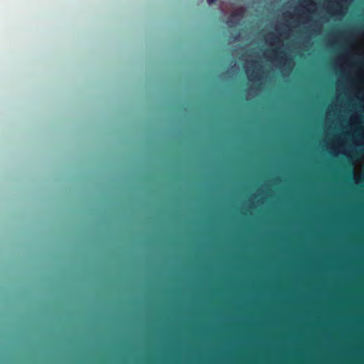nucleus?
I'll use <instances>...</instances> for the list:
<instances>
[{"instance_id": "obj_2", "label": "nucleus", "mask_w": 364, "mask_h": 364, "mask_svg": "<svg viewBox=\"0 0 364 364\" xmlns=\"http://www.w3.org/2000/svg\"><path fill=\"white\" fill-rule=\"evenodd\" d=\"M272 54H274V58L277 60L282 61L283 59V55H284L285 53L279 49L273 50L271 52Z\"/></svg>"}, {"instance_id": "obj_1", "label": "nucleus", "mask_w": 364, "mask_h": 364, "mask_svg": "<svg viewBox=\"0 0 364 364\" xmlns=\"http://www.w3.org/2000/svg\"><path fill=\"white\" fill-rule=\"evenodd\" d=\"M242 14L240 12H233L228 18L226 23L229 27L233 28L238 24V18L241 17Z\"/></svg>"}, {"instance_id": "obj_4", "label": "nucleus", "mask_w": 364, "mask_h": 364, "mask_svg": "<svg viewBox=\"0 0 364 364\" xmlns=\"http://www.w3.org/2000/svg\"><path fill=\"white\" fill-rule=\"evenodd\" d=\"M216 0H207V1L208 2L209 4H213L215 3Z\"/></svg>"}, {"instance_id": "obj_3", "label": "nucleus", "mask_w": 364, "mask_h": 364, "mask_svg": "<svg viewBox=\"0 0 364 364\" xmlns=\"http://www.w3.org/2000/svg\"><path fill=\"white\" fill-rule=\"evenodd\" d=\"M306 3H307L308 5H311V6L315 5V3L313 1H311V0L306 1Z\"/></svg>"}]
</instances>
